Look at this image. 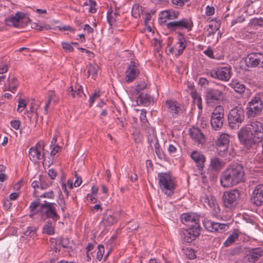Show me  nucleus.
<instances>
[{
	"instance_id": "9b49d317",
	"label": "nucleus",
	"mask_w": 263,
	"mask_h": 263,
	"mask_svg": "<svg viewBox=\"0 0 263 263\" xmlns=\"http://www.w3.org/2000/svg\"><path fill=\"white\" fill-rule=\"evenodd\" d=\"M231 68L230 66L220 67L210 70L209 74L213 78L223 81H228L231 77Z\"/></svg>"
},
{
	"instance_id": "a18cd8bd",
	"label": "nucleus",
	"mask_w": 263,
	"mask_h": 263,
	"mask_svg": "<svg viewBox=\"0 0 263 263\" xmlns=\"http://www.w3.org/2000/svg\"><path fill=\"white\" fill-rule=\"evenodd\" d=\"M178 147V145L177 143L170 144L167 148L169 154L172 155H174L177 151Z\"/></svg>"
},
{
	"instance_id": "7ed1b4c3",
	"label": "nucleus",
	"mask_w": 263,
	"mask_h": 263,
	"mask_svg": "<svg viewBox=\"0 0 263 263\" xmlns=\"http://www.w3.org/2000/svg\"><path fill=\"white\" fill-rule=\"evenodd\" d=\"M159 187L167 196H172L176 188L175 178L168 173H159L158 174Z\"/></svg>"
},
{
	"instance_id": "f3484780",
	"label": "nucleus",
	"mask_w": 263,
	"mask_h": 263,
	"mask_svg": "<svg viewBox=\"0 0 263 263\" xmlns=\"http://www.w3.org/2000/svg\"><path fill=\"white\" fill-rule=\"evenodd\" d=\"M140 73L138 65L134 61H131L125 71V80L127 82L133 81Z\"/></svg>"
},
{
	"instance_id": "f03ea898",
	"label": "nucleus",
	"mask_w": 263,
	"mask_h": 263,
	"mask_svg": "<svg viewBox=\"0 0 263 263\" xmlns=\"http://www.w3.org/2000/svg\"><path fill=\"white\" fill-rule=\"evenodd\" d=\"M243 166L237 163L228 166L220 176V183L223 187H231L244 181Z\"/></svg>"
},
{
	"instance_id": "ea45409f",
	"label": "nucleus",
	"mask_w": 263,
	"mask_h": 263,
	"mask_svg": "<svg viewBox=\"0 0 263 263\" xmlns=\"http://www.w3.org/2000/svg\"><path fill=\"white\" fill-rule=\"evenodd\" d=\"M134 110L136 112H138L139 111H140V115L139 118H140V120L141 122L143 124H145V123H147V119L146 115V111L145 109H143L140 110L138 109H135Z\"/></svg>"
},
{
	"instance_id": "0eeeda50",
	"label": "nucleus",
	"mask_w": 263,
	"mask_h": 263,
	"mask_svg": "<svg viewBox=\"0 0 263 263\" xmlns=\"http://www.w3.org/2000/svg\"><path fill=\"white\" fill-rule=\"evenodd\" d=\"M222 200L224 206L229 209L235 208L239 203L240 198V192L235 189L224 192Z\"/></svg>"
},
{
	"instance_id": "ddd939ff",
	"label": "nucleus",
	"mask_w": 263,
	"mask_h": 263,
	"mask_svg": "<svg viewBox=\"0 0 263 263\" xmlns=\"http://www.w3.org/2000/svg\"><path fill=\"white\" fill-rule=\"evenodd\" d=\"M165 104L167 111L173 117H177L184 111L183 106L176 101L167 100Z\"/></svg>"
},
{
	"instance_id": "864d4df0",
	"label": "nucleus",
	"mask_w": 263,
	"mask_h": 263,
	"mask_svg": "<svg viewBox=\"0 0 263 263\" xmlns=\"http://www.w3.org/2000/svg\"><path fill=\"white\" fill-rule=\"evenodd\" d=\"M40 199H37L36 200L32 202L30 205L29 208L31 211L34 210L38 205H40Z\"/></svg>"
},
{
	"instance_id": "4c0bfd02",
	"label": "nucleus",
	"mask_w": 263,
	"mask_h": 263,
	"mask_svg": "<svg viewBox=\"0 0 263 263\" xmlns=\"http://www.w3.org/2000/svg\"><path fill=\"white\" fill-rule=\"evenodd\" d=\"M142 13V9H140L139 5L135 4L133 5L132 10V14L135 18H139L140 16V14Z\"/></svg>"
},
{
	"instance_id": "69168bd1",
	"label": "nucleus",
	"mask_w": 263,
	"mask_h": 263,
	"mask_svg": "<svg viewBox=\"0 0 263 263\" xmlns=\"http://www.w3.org/2000/svg\"><path fill=\"white\" fill-rule=\"evenodd\" d=\"M155 151L159 158H160V159L164 158V154L163 151H162V149H161V148H157V149L155 150Z\"/></svg>"
},
{
	"instance_id": "a19ab883",
	"label": "nucleus",
	"mask_w": 263,
	"mask_h": 263,
	"mask_svg": "<svg viewBox=\"0 0 263 263\" xmlns=\"http://www.w3.org/2000/svg\"><path fill=\"white\" fill-rule=\"evenodd\" d=\"M220 27V23L219 20H212L209 25V28L213 29L214 31H217Z\"/></svg>"
},
{
	"instance_id": "6e6d98bb",
	"label": "nucleus",
	"mask_w": 263,
	"mask_h": 263,
	"mask_svg": "<svg viewBox=\"0 0 263 263\" xmlns=\"http://www.w3.org/2000/svg\"><path fill=\"white\" fill-rule=\"evenodd\" d=\"M10 124L12 128L18 129L20 126L21 122L18 120H14L11 121Z\"/></svg>"
},
{
	"instance_id": "9d476101",
	"label": "nucleus",
	"mask_w": 263,
	"mask_h": 263,
	"mask_svg": "<svg viewBox=\"0 0 263 263\" xmlns=\"http://www.w3.org/2000/svg\"><path fill=\"white\" fill-rule=\"evenodd\" d=\"M167 28L172 31L186 29L191 31L193 27V23L191 18H183L178 21H174L166 24Z\"/></svg>"
},
{
	"instance_id": "dca6fc26",
	"label": "nucleus",
	"mask_w": 263,
	"mask_h": 263,
	"mask_svg": "<svg viewBox=\"0 0 263 263\" xmlns=\"http://www.w3.org/2000/svg\"><path fill=\"white\" fill-rule=\"evenodd\" d=\"M250 200L252 203L257 206L263 204V184H259L255 186Z\"/></svg>"
},
{
	"instance_id": "a878e982",
	"label": "nucleus",
	"mask_w": 263,
	"mask_h": 263,
	"mask_svg": "<svg viewBox=\"0 0 263 263\" xmlns=\"http://www.w3.org/2000/svg\"><path fill=\"white\" fill-rule=\"evenodd\" d=\"M117 222V219L112 215L110 211H107L104 214L101 224L109 226Z\"/></svg>"
},
{
	"instance_id": "473e14b6",
	"label": "nucleus",
	"mask_w": 263,
	"mask_h": 263,
	"mask_svg": "<svg viewBox=\"0 0 263 263\" xmlns=\"http://www.w3.org/2000/svg\"><path fill=\"white\" fill-rule=\"evenodd\" d=\"M98 188L97 186H92L91 187V193L88 194L87 196L88 201L89 202L95 203L97 202V194H98Z\"/></svg>"
},
{
	"instance_id": "37998d69",
	"label": "nucleus",
	"mask_w": 263,
	"mask_h": 263,
	"mask_svg": "<svg viewBox=\"0 0 263 263\" xmlns=\"http://www.w3.org/2000/svg\"><path fill=\"white\" fill-rule=\"evenodd\" d=\"M251 25L253 28H256L257 26L263 27V19L261 17L253 19L251 21Z\"/></svg>"
},
{
	"instance_id": "4be33fe9",
	"label": "nucleus",
	"mask_w": 263,
	"mask_h": 263,
	"mask_svg": "<svg viewBox=\"0 0 263 263\" xmlns=\"http://www.w3.org/2000/svg\"><path fill=\"white\" fill-rule=\"evenodd\" d=\"M261 53L259 52H252L247 55L246 61L251 67H259Z\"/></svg>"
},
{
	"instance_id": "412c9836",
	"label": "nucleus",
	"mask_w": 263,
	"mask_h": 263,
	"mask_svg": "<svg viewBox=\"0 0 263 263\" xmlns=\"http://www.w3.org/2000/svg\"><path fill=\"white\" fill-rule=\"evenodd\" d=\"M204 226L209 231L220 232L224 231L227 227L226 224L215 222L211 220H205Z\"/></svg>"
},
{
	"instance_id": "c756f323",
	"label": "nucleus",
	"mask_w": 263,
	"mask_h": 263,
	"mask_svg": "<svg viewBox=\"0 0 263 263\" xmlns=\"http://www.w3.org/2000/svg\"><path fill=\"white\" fill-rule=\"evenodd\" d=\"M229 85L236 92L239 93H243L246 89L245 85L236 80H233L229 84Z\"/></svg>"
},
{
	"instance_id": "aec40b11",
	"label": "nucleus",
	"mask_w": 263,
	"mask_h": 263,
	"mask_svg": "<svg viewBox=\"0 0 263 263\" xmlns=\"http://www.w3.org/2000/svg\"><path fill=\"white\" fill-rule=\"evenodd\" d=\"M262 255L263 250L260 248H255L249 251L246 258L248 263H255Z\"/></svg>"
},
{
	"instance_id": "a211bd4d",
	"label": "nucleus",
	"mask_w": 263,
	"mask_h": 263,
	"mask_svg": "<svg viewBox=\"0 0 263 263\" xmlns=\"http://www.w3.org/2000/svg\"><path fill=\"white\" fill-rule=\"evenodd\" d=\"M190 135L194 142L202 145L205 143L206 138L201 129L197 127H192L190 129Z\"/></svg>"
},
{
	"instance_id": "72a5a7b5",
	"label": "nucleus",
	"mask_w": 263,
	"mask_h": 263,
	"mask_svg": "<svg viewBox=\"0 0 263 263\" xmlns=\"http://www.w3.org/2000/svg\"><path fill=\"white\" fill-rule=\"evenodd\" d=\"M238 239V234L236 232H234L229 236L227 239L224 242L223 245L226 247H229L233 243Z\"/></svg>"
},
{
	"instance_id": "5fc2aeb1",
	"label": "nucleus",
	"mask_w": 263,
	"mask_h": 263,
	"mask_svg": "<svg viewBox=\"0 0 263 263\" xmlns=\"http://www.w3.org/2000/svg\"><path fill=\"white\" fill-rule=\"evenodd\" d=\"M107 19L110 25H112L116 22L115 16L114 17L112 15V12H107Z\"/></svg>"
},
{
	"instance_id": "49530a36",
	"label": "nucleus",
	"mask_w": 263,
	"mask_h": 263,
	"mask_svg": "<svg viewBox=\"0 0 263 263\" xmlns=\"http://www.w3.org/2000/svg\"><path fill=\"white\" fill-rule=\"evenodd\" d=\"M185 254L190 259H194L196 257L195 252L192 249H187L185 250Z\"/></svg>"
},
{
	"instance_id": "20e7f679",
	"label": "nucleus",
	"mask_w": 263,
	"mask_h": 263,
	"mask_svg": "<svg viewBox=\"0 0 263 263\" xmlns=\"http://www.w3.org/2000/svg\"><path fill=\"white\" fill-rule=\"evenodd\" d=\"M245 119L243 108L238 105L230 110L228 115V124L231 129H238Z\"/></svg>"
},
{
	"instance_id": "7c9ffc66",
	"label": "nucleus",
	"mask_w": 263,
	"mask_h": 263,
	"mask_svg": "<svg viewBox=\"0 0 263 263\" xmlns=\"http://www.w3.org/2000/svg\"><path fill=\"white\" fill-rule=\"evenodd\" d=\"M179 13L172 10H168L161 12V16L160 18H167L168 20H173L178 17Z\"/></svg>"
},
{
	"instance_id": "5701e85b",
	"label": "nucleus",
	"mask_w": 263,
	"mask_h": 263,
	"mask_svg": "<svg viewBox=\"0 0 263 263\" xmlns=\"http://www.w3.org/2000/svg\"><path fill=\"white\" fill-rule=\"evenodd\" d=\"M182 223L189 226L191 224L199 223V217L193 213H183L181 216Z\"/></svg>"
},
{
	"instance_id": "c03bdc74",
	"label": "nucleus",
	"mask_w": 263,
	"mask_h": 263,
	"mask_svg": "<svg viewBox=\"0 0 263 263\" xmlns=\"http://www.w3.org/2000/svg\"><path fill=\"white\" fill-rule=\"evenodd\" d=\"M190 232H188L186 230H185V232L183 233L184 234V240L187 242H190L194 240L196 238L194 236V235H192Z\"/></svg>"
},
{
	"instance_id": "1a4fd4ad",
	"label": "nucleus",
	"mask_w": 263,
	"mask_h": 263,
	"mask_svg": "<svg viewBox=\"0 0 263 263\" xmlns=\"http://www.w3.org/2000/svg\"><path fill=\"white\" fill-rule=\"evenodd\" d=\"M224 108L221 105L216 106L211 114V125L214 129L218 130L220 129L223 124Z\"/></svg>"
},
{
	"instance_id": "774afa93",
	"label": "nucleus",
	"mask_w": 263,
	"mask_h": 263,
	"mask_svg": "<svg viewBox=\"0 0 263 263\" xmlns=\"http://www.w3.org/2000/svg\"><path fill=\"white\" fill-rule=\"evenodd\" d=\"M17 107V111L19 110V108L21 107L25 108L26 107L27 104L25 102V101L24 99H19Z\"/></svg>"
},
{
	"instance_id": "79ce46f5",
	"label": "nucleus",
	"mask_w": 263,
	"mask_h": 263,
	"mask_svg": "<svg viewBox=\"0 0 263 263\" xmlns=\"http://www.w3.org/2000/svg\"><path fill=\"white\" fill-rule=\"evenodd\" d=\"M59 244L64 248L69 247V241L68 238L60 236L58 237Z\"/></svg>"
},
{
	"instance_id": "423d86ee",
	"label": "nucleus",
	"mask_w": 263,
	"mask_h": 263,
	"mask_svg": "<svg viewBox=\"0 0 263 263\" xmlns=\"http://www.w3.org/2000/svg\"><path fill=\"white\" fill-rule=\"evenodd\" d=\"M226 86L222 85L221 89L216 88H208L205 91V100L208 105L213 106L218 103L223 97V90Z\"/></svg>"
},
{
	"instance_id": "de8ad7c7",
	"label": "nucleus",
	"mask_w": 263,
	"mask_h": 263,
	"mask_svg": "<svg viewBox=\"0 0 263 263\" xmlns=\"http://www.w3.org/2000/svg\"><path fill=\"white\" fill-rule=\"evenodd\" d=\"M191 96L193 98V102L196 104L197 102L202 101V98L200 95L197 91H194L191 93Z\"/></svg>"
},
{
	"instance_id": "39448f33",
	"label": "nucleus",
	"mask_w": 263,
	"mask_h": 263,
	"mask_svg": "<svg viewBox=\"0 0 263 263\" xmlns=\"http://www.w3.org/2000/svg\"><path fill=\"white\" fill-rule=\"evenodd\" d=\"M248 105L247 115L249 117L259 115L263 108V91L255 94Z\"/></svg>"
},
{
	"instance_id": "393cba45",
	"label": "nucleus",
	"mask_w": 263,
	"mask_h": 263,
	"mask_svg": "<svg viewBox=\"0 0 263 263\" xmlns=\"http://www.w3.org/2000/svg\"><path fill=\"white\" fill-rule=\"evenodd\" d=\"M153 102V98L150 95L142 92L137 98V102L138 105L145 106H149Z\"/></svg>"
},
{
	"instance_id": "4d7b16f0",
	"label": "nucleus",
	"mask_w": 263,
	"mask_h": 263,
	"mask_svg": "<svg viewBox=\"0 0 263 263\" xmlns=\"http://www.w3.org/2000/svg\"><path fill=\"white\" fill-rule=\"evenodd\" d=\"M215 8L213 7L207 6L205 9V13L208 16L212 15L214 14Z\"/></svg>"
},
{
	"instance_id": "6ab92c4d",
	"label": "nucleus",
	"mask_w": 263,
	"mask_h": 263,
	"mask_svg": "<svg viewBox=\"0 0 263 263\" xmlns=\"http://www.w3.org/2000/svg\"><path fill=\"white\" fill-rule=\"evenodd\" d=\"M191 157L192 160L195 162L196 166L199 171H202L205 162V156L201 153L197 151L192 152Z\"/></svg>"
},
{
	"instance_id": "cd10ccee",
	"label": "nucleus",
	"mask_w": 263,
	"mask_h": 263,
	"mask_svg": "<svg viewBox=\"0 0 263 263\" xmlns=\"http://www.w3.org/2000/svg\"><path fill=\"white\" fill-rule=\"evenodd\" d=\"M202 201L203 202L204 205L206 208L209 207L210 208L215 209L216 206H218L216 200L213 197H211L210 198L208 196H205L202 197Z\"/></svg>"
},
{
	"instance_id": "b1692460",
	"label": "nucleus",
	"mask_w": 263,
	"mask_h": 263,
	"mask_svg": "<svg viewBox=\"0 0 263 263\" xmlns=\"http://www.w3.org/2000/svg\"><path fill=\"white\" fill-rule=\"evenodd\" d=\"M68 92L73 98L86 97V95L83 92L82 86L78 84H76L74 86H71L68 89Z\"/></svg>"
},
{
	"instance_id": "c9c22d12",
	"label": "nucleus",
	"mask_w": 263,
	"mask_h": 263,
	"mask_svg": "<svg viewBox=\"0 0 263 263\" xmlns=\"http://www.w3.org/2000/svg\"><path fill=\"white\" fill-rule=\"evenodd\" d=\"M189 229L186 230L188 232H190L192 235L196 238L200 234V226L199 223L191 224L189 226Z\"/></svg>"
},
{
	"instance_id": "09e8293b",
	"label": "nucleus",
	"mask_w": 263,
	"mask_h": 263,
	"mask_svg": "<svg viewBox=\"0 0 263 263\" xmlns=\"http://www.w3.org/2000/svg\"><path fill=\"white\" fill-rule=\"evenodd\" d=\"M57 202L59 205L61 206V210L63 212H64L65 210V200L64 199L63 196L61 194L59 195Z\"/></svg>"
},
{
	"instance_id": "f8f14e48",
	"label": "nucleus",
	"mask_w": 263,
	"mask_h": 263,
	"mask_svg": "<svg viewBox=\"0 0 263 263\" xmlns=\"http://www.w3.org/2000/svg\"><path fill=\"white\" fill-rule=\"evenodd\" d=\"M45 143L42 141H39L34 146L30 148L29 157L30 159L34 162L42 159L44 157V150Z\"/></svg>"
},
{
	"instance_id": "052dcab7",
	"label": "nucleus",
	"mask_w": 263,
	"mask_h": 263,
	"mask_svg": "<svg viewBox=\"0 0 263 263\" xmlns=\"http://www.w3.org/2000/svg\"><path fill=\"white\" fill-rule=\"evenodd\" d=\"M40 197H43V198H47L52 199L54 197V193L52 191H50L48 192H46L40 196Z\"/></svg>"
},
{
	"instance_id": "2f4dec72",
	"label": "nucleus",
	"mask_w": 263,
	"mask_h": 263,
	"mask_svg": "<svg viewBox=\"0 0 263 263\" xmlns=\"http://www.w3.org/2000/svg\"><path fill=\"white\" fill-rule=\"evenodd\" d=\"M55 226L53 224L51 220H48L44 226L42 232L49 235H53L55 233Z\"/></svg>"
},
{
	"instance_id": "bb28decb",
	"label": "nucleus",
	"mask_w": 263,
	"mask_h": 263,
	"mask_svg": "<svg viewBox=\"0 0 263 263\" xmlns=\"http://www.w3.org/2000/svg\"><path fill=\"white\" fill-rule=\"evenodd\" d=\"M177 44H179V48L178 49L177 53L176 54V56L177 57L181 54L186 47L185 39L181 33L178 34Z\"/></svg>"
},
{
	"instance_id": "680f3d73",
	"label": "nucleus",
	"mask_w": 263,
	"mask_h": 263,
	"mask_svg": "<svg viewBox=\"0 0 263 263\" xmlns=\"http://www.w3.org/2000/svg\"><path fill=\"white\" fill-rule=\"evenodd\" d=\"M204 53L208 57L211 59H215L213 50L211 48H208L207 50L203 51Z\"/></svg>"
},
{
	"instance_id": "4468645a",
	"label": "nucleus",
	"mask_w": 263,
	"mask_h": 263,
	"mask_svg": "<svg viewBox=\"0 0 263 263\" xmlns=\"http://www.w3.org/2000/svg\"><path fill=\"white\" fill-rule=\"evenodd\" d=\"M55 203L45 202V203H41V208L44 210V213L47 218H51L55 222L60 219V216L56 211L55 207Z\"/></svg>"
},
{
	"instance_id": "bf43d9fd",
	"label": "nucleus",
	"mask_w": 263,
	"mask_h": 263,
	"mask_svg": "<svg viewBox=\"0 0 263 263\" xmlns=\"http://www.w3.org/2000/svg\"><path fill=\"white\" fill-rule=\"evenodd\" d=\"M55 97V96L54 94H53V95H51V96H50V97H49V98L48 99V101L47 102V103L45 104V108H44V111H45L46 114H47L48 108V107L49 106V104H50V103L51 101Z\"/></svg>"
},
{
	"instance_id": "3c124183",
	"label": "nucleus",
	"mask_w": 263,
	"mask_h": 263,
	"mask_svg": "<svg viewBox=\"0 0 263 263\" xmlns=\"http://www.w3.org/2000/svg\"><path fill=\"white\" fill-rule=\"evenodd\" d=\"M62 48L65 50L66 52H72L73 50V48L71 45V44H69L67 42H62Z\"/></svg>"
},
{
	"instance_id": "c85d7f7f",
	"label": "nucleus",
	"mask_w": 263,
	"mask_h": 263,
	"mask_svg": "<svg viewBox=\"0 0 263 263\" xmlns=\"http://www.w3.org/2000/svg\"><path fill=\"white\" fill-rule=\"evenodd\" d=\"M210 167L214 171H219L223 167L222 161L217 157H213L211 159Z\"/></svg>"
},
{
	"instance_id": "603ef678",
	"label": "nucleus",
	"mask_w": 263,
	"mask_h": 263,
	"mask_svg": "<svg viewBox=\"0 0 263 263\" xmlns=\"http://www.w3.org/2000/svg\"><path fill=\"white\" fill-rule=\"evenodd\" d=\"M158 140L157 137L153 134L147 137V141L151 146L153 147V144Z\"/></svg>"
},
{
	"instance_id": "8fccbe9b",
	"label": "nucleus",
	"mask_w": 263,
	"mask_h": 263,
	"mask_svg": "<svg viewBox=\"0 0 263 263\" xmlns=\"http://www.w3.org/2000/svg\"><path fill=\"white\" fill-rule=\"evenodd\" d=\"M89 12H90L91 13L96 12L97 9L95 7L97 6V3L93 0H89Z\"/></svg>"
},
{
	"instance_id": "338daca9",
	"label": "nucleus",
	"mask_w": 263,
	"mask_h": 263,
	"mask_svg": "<svg viewBox=\"0 0 263 263\" xmlns=\"http://www.w3.org/2000/svg\"><path fill=\"white\" fill-rule=\"evenodd\" d=\"M76 179L73 183V185L75 187L79 186L82 183V179L80 176H78L77 174L76 175Z\"/></svg>"
},
{
	"instance_id": "2eb2a0df",
	"label": "nucleus",
	"mask_w": 263,
	"mask_h": 263,
	"mask_svg": "<svg viewBox=\"0 0 263 263\" xmlns=\"http://www.w3.org/2000/svg\"><path fill=\"white\" fill-rule=\"evenodd\" d=\"M230 143L229 135L223 133L219 136L216 142V145L219 155H224L228 149Z\"/></svg>"
},
{
	"instance_id": "6e6552de",
	"label": "nucleus",
	"mask_w": 263,
	"mask_h": 263,
	"mask_svg": "<svg viewBox=\"0 0 263 263\" xmlns=\"http://www.w3.org/2000/svg\"><path fill=\"white\" fill-rule=\"evenodd\" d=\"M30 19L23 12H18L5 19L6 25L15 28H24L30 22Z\"/></svg>"
},
{
	"instance_id": "13d9d810",
	"label": "nucleus",
	"mask_w": 263,
	"mask_h": 263,
	"mask_svg": "<svg viewBox=\"0 0 263 263\" xmlns=\"http://www.w3.org/2000/svg\"><path fill=\"white\" fill-rule=\"evenodd\" d=\"M48 175L51 179H54L58 173L54 169L51 168L48 170Z\"/></svg>"
},
{
	"instance_id": "e2e57ef3",
	"label": "nucleus",
	"mask_w": 263,
	"mask_h": 263,
	"mask_svg": "<svg viewBox=\"0 0 263 263\" xmlns=\"http://www.w3.org/2000/svg\"><path fill=\"white\" fill-rule=\"evenodd\" d=\"M49 241L51 243V245L54 247L55 251H57L58 250V248L57 246H58V243L59 242L58 238L57 239L54 238H51L49 240Z\"/></svg>"
},
{
	"instance_id": "0e129e2a",
	"label": "nucleus",
	"mask_w": 263,
	"mask_h": 263,
	"mask_svg": "<svg viewBox=\"0 0 263 263\" xmlns=\"http://www.w3.org/2000/svg\"><path fill=\"white\" fill-rule=\"evenodd\" d=\"M99 97V94L97 91H95L92 93V95L90 96L89 98V104L91 105L95 101L96 98H97Z\"/></svg>"
},
{
	"instance_id": "f257e3e1",
	"label": "nucleus",
	"mask_w": 263,
	"mask_h": 263,
	"mask_svg": "<svg viewBox=\"0 0 263 263\" xmlns=\"http://www.w3.org/2000/svg\"><path fill=\"white\" fill-rule=\"evenodd\" d=\"M237 135L243 147L249 153H255L259 144L263 140V123L252 121L243 126Z\"/></svg>"
},
{
	"instance_id": "e433bc0d",
	"label": "nucleus",
	"mask_w": 263,
	"mask_h": 263,
	"mask_svg": "<svg viewBox=\"0 0 263 263\" xmlns=\"http://www.w3.org/2000/svg\"><path fill=\"white\" fill-rule=\"evenodd\" d=\"M17 86V79L15 77H13L9 80V90L14 93L16 90Z\"/></svg>"
},
{
	"instance_id": "58836bf2",
	"label": "nucleus",
	"mask_w": 263,
	"mask_h": 263,
	"mask_svg": "<svg viewBox=\"0 0 263 263\" xmlns=\"http://www.w3.org/2000/svg\"><path fill=\"white\" fill-rule=\"evenodd\" d=\"M36 228L33 226H29L24 232V234L30 238H34L36 236Z\"/></svg>"
},
{
	"instance_id": "f704fd0d",
	"label": "nucleus",
	"mask_w": 263,
	"mask_h": 263,
	"mask_svg": "<svg viewBox=\"0 0 263 263\" xmlns=\"http://www.w3.org/2000/svg\"><path fill=\"white\" fill-rule=\"evenodd\" d=\"M87 73L88 77H91L93 80H96L98 78V66L89 65L88 67Z\"/></svg>"
}]
</instances>
